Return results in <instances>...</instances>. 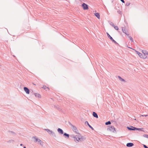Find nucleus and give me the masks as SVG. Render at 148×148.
<instances>
[{
    "mask_svg": "<svg viewBox=\"0 0 148 148\" xmlns=\"http://www.w3.org/2000/svg\"><path fill=\"white\" fill-rule=\"evenodd\" d=\"M45 130L48 132L49 133V134H52V135L55 137H56V135L54 133V132H53V131H51V130H50L49 129H45Z\"/></svg>",
    "mask_w": 148,
    "mask_h": 148,
    "instance_id": "obj_1",
    "label": "nucleus"
},
{
    "mask_svg": "<svg viewBox=\"0 0 148 148\" xmlns=\"http://www.w3.org/2000/svg\"><path fill=\"white\" fill-rule=\"evenodd\" d=\"M122 29L123 32L127 36H129V34L128 32V30L126 29L125 26L124 27H122Z\"/></svg>",
    "mask_w": 148,
    "mask_h": 148,
    "instance_id": "obj_2",
    "label": "nucleus"
},
{
    "mask_svg": "<svg viewBox=\"0 0 148 148\" xmlns=\"http://www.w3.org/2000/svg\"><path fill=\"white\" fill-rule=\"evenodd\" d=\"M107 130L112 131L113 132H114V131H115V129L113 126H108V127L107 128Z\"/></svg>",
    "mask_w": 148,
    "mask_h": 148,
    "instance_id": "obj_3",
    "label": "nucleus"
},
{
    "mask_svg": "<svg viewBox=\"0 0 148 148\" xmlns=\"http://www.w3.org/2000/svg\"><path fill=\"white\" fill-rule=\"evenodd\" d=\"M107 34L108 36V37L111 40H112L114 43L116 44H118V43H117L114 40L112 37L109 35V34L108 33H107Z\"/></svg>",
    "mask_w": 148,
    "mask_h": 148,
    "instance_id": "obj_4",
    "label": "nucleus"
},
{
    "mask_svg": "<svg viewBox=\"0 0 148 148\" xmlns=\"http://www.w3.org/2000/svg\"><path fill=\"white\" fill-rule=\"evenodd\" d=\"M82 6L84 10H88V5L84 3L82 4Z\"/></svg>",
    "mask_w": 148,
    "mask_h": 148,
    "instance_id": "obj_5",
    "label": "nucleus"
},
{
    "mask_svg": "<svg viewBox=\"0 0 148 148\" xmlns=\"http://www.w3.org/2000/svg\"><path fill=\"white\" fill-rule=\"evenodd\" d=\"M23 89L26 92V94H29L30 92L29 89L27 87H24Z\"/></svg>",
    "mask_w": 148,
    "mask_h": 148,
    "instance_id": "obj_6",
    "label": "nucleus"
},
{
    "mask_svg": "<svg viewBox=\"0 0 148 148\" xmlns=\"http://www.w3.org/2000/svg\"><path fill=\"white\" fill-rule=\"evenodd\" d=\"M127 128L129 130H135V127L132 126L127 127Z\"/></svg>",
    "mask_w": 148,
    "mask_h": 148,
    "instance_id": "obj_7",
    "label": "nucleus"
},
{
    "mask_svg": "<svg viewBox=\"0 0 148 148\" xmlns=\"http://www.w3.org/2000/svg\"><path fill=\"white\" fill-rule=\"evenodd\" d=\"M73 138L75 140H76L78 141H81V140H80V136H79L77 137H76L75 136H73Z\"/></svg>",
    "mask_w": 148,
    "mask_h": 148,
    "instance_id": "obj_8",
    "label": "nucleus"
},
{
    "mask_svg": "<svg viewBox=\"0 0 148 148\" xmlns=\"http://www.w3.org/2000/svg\"><path fill=\"white\" fill-rule=\"evenodd\" d=\"M134 145L133 143H128L126 144V146L127 147H132Z\"/></svg>",
    "mask_w": 148,
    "mask_h": 148,
    "instance_id": "obj_9",
    "label": "nucleus"
},
{
    "mask_svg": "<svg viewBox=\"0 0 148 148\" xmlns=\"http://www.w3.org/2000/svg\"><path fill=\"white\" fill-rule=\"evenodd\" d=\"M58 131L60 134H64V132L63 130L61 128H58Z\"/></svg>",
    "mask_w": 148,
    "mask_h": 148,
    "instance_id": "obj_10",
    "label": "nucleus"
},
{
    "mask_svg": "<svg viewBox=\"0 0 148 148\" xmlns=\"http://www.w3.org/2000/svg\"><path fill=\"white\" fill-rule=\"evenodd\" d=\"M118 78L122 82H127V81H126L124 79L122 78L120 76H118Z\"/></svg>",
    "mask_w": 148,
    "mask_h": 148,
    "instance_id": "obj_11",
    "label": "nucleus"
},
{
    "mask_svg": "<svg viewBox=\"0 0 148 148\" xmlns=\"http://www.w3.org/2000/svg\"><path fill=\"white\" fill-rule=\"evenodd\" d=\"M138 130L139 131H143L144 132V128H138L137 127H135V130Z\"/></svg>",
    "mask_w": 148,
    "mask_h": 148,
    "instance_id": "obj_12",
    "label": "nucleus"
},
{
    "mask_svg": "<svg viewBox=\"0 0 148 148\" xmlns=\"http://www.w3.org/2000/svg\"><path fill=\"white\" fill-rule=\"evenodd\" d=\"M85 124H87L89 127L92 130H94V128L89 124L88 122L87 121H86L85 122Z\"/></svg>",
    "mask_w": 148,
    "mask_h": 148,
    "instance_id": "obj_13",
    "label": "nucleus"
},
{
    "mask_svg": "<svg viewBox=\"0 0 148 148\" xmlns=\"http://www.w3.org/2000/svg\"><path fill=\"white\" fill-rule=\"evenodd\" d=\"M92 115L93 116L96 118H98V116L97 114V113L95 112H93L92 113Z\"/></svg>",
    "mask_w": 148,
    "mask_h": 148,
    "instance_id": "obj_14",
    "label": "nucleus"
},
{
    "mask_svg": "<svg viewBox=\"0 0 148 148\" xmlns=\"http://www.w3.org/2000/svg\"><path fill=\"white\" fill-rule=\"evenodd\" d=\"M34 95L35 97L38 98H40L41 97V95L38 93H34Z\"/></svg>",
    "mask_w": 148,
    "mask_h": 148,
    "instance_id": "obj_15",
    "label": "nucleus"
},
{
    "mask_svg": "<svg viewBox=\"0 0 148 148\" xmlns=\"http://www.w3.org/2000/svg\"><path fill=\"white\" fill-rule=\"evenodd\" d=\"M142 51L143 54L146 55H148V52L147 51L145 50H143Z\"/></svg>",
    "mask_w": 148,
    "mask_h": 148,
    "instance_id": "obj_16",
    "label": "nucleus"
},
{
    "mask_svg": "<svg viewBox=\"0 0 148 148\" xmlns=\"http://www.w3.org/2000/svg\"><path fill=\"white\" fill-rule=\"evenodd\" d=\"M95 15L97 17V18L99 19L100 18V16L98 13H95Z\"/></svg>",
    "mask_w": 148,
    "mask_h": 148,
    "instance_id": "obj_17",
    "label": "nucleus"
},
{
    "mask_svg": "<svg viewBox=\"0 0 148 148\" xmlns=\"http://www.w3.org/2000/svg\"><path fill=\"white\" fill-rule=\"evenodd\" d=\"M63 135L65 136V138H69V134H67L66 133H64V134Z\"/></svg>",
    "mask_w": 148,
    "mask_h": 148,
    "instance_id": "obj_18",
    "label": "nucleus"
},
{
    "mask_svg": "<svg viewBox=\"0 0 148 148\" xmlns=\"http://www.w3.org/2000/svg\"><path fill=\"white\" fill-rule=\"evenodd\" d=\"M8 132L9 133L11 134V135H12L14 136V135H16V134L15 132H14L13 131H9Z\"/></svg>",
    "mask_w": 148,
    "mask_h": 148,
    "instance_id": "obj_19",
    "label": "nucleus"
},
{
    "mask_svg": "<svg viewBox=\"0 0 148 148\" xmlns=\"http://www.w3.org/2000/svg\"><path fill=\"white\" fill-rule=\"evenodd\" d=\"M72 129H73V131L75 132H76V131L77 130V128L76 127H75V126H74V125H73L72 126Z\"/></svg>",
    "mask_w": 148,
    "mask_h": 148,
    "instance_id": "obj_20",
    "label": "nucleus"
},
{
    "mask_svg": "<svg viewBox=\"0 0 148 148\" xmlns=\"http://www.w3.org/2000/svg\"><path fill=\"white\" fill-rule=\"evenodd\" d=\"M54 107L55 108H56L59 111H61V109L60 108V106H54Z\"/></svg>",
    "mask_w": 148,
    "mask_h": 148,
    "instance_id": "obj_21",
    "label": "nucleus"
},
{
    "mask_svg": "<svg viewBox=\"0 0 148 148\" xmlns=\"http://www.w3.org/2000/svg\"><path fill=\"white\" fill-rule=\"evenodd\" d=\"M42 88H44V90H46V91H47L49 90V88L48 87H47L46 86H43L42 87Z\"/></svg>",
    "mask_w": 148,
    "mask_h": 148,
    "instance_id": "obj_22",
    "label": "nucleus"
},
{
    "mask_svg": "<svg viewBox=\"0 0 148 148\" xmlns=\"http://www.w3.org/2000/svg\"><path fill=\"white\" fill-rule=\"evenodd\" d=\"M138 55V56L141 58V56H142V54L138 51H136Z\"/></svg>",
    "mask_w": 148,
    "mask_h": 148,
    "instance_id": "obj_23",
    "label": "nucleus"
},
{
    "mask_svg": "<svg viewBox=\"0 0 148 148\" xmlns=\"http://www.w3.org/2000/svg\"><path fill=\"white\" fill-rule=\"evenodd\" d=\"M147 56L144 54H142V56H141V58H147Z\"/></svg>",
    "mask_w": 148,
    "mask_h": 148,
    "instance_id": "obj_24",
    "label": "nucleus"
},
{
    "mask_svg": "<svg viewBox=\"0 0 148 148\" xmlns=\"http://www.w3.org/2000/svg\"><path fill=\"white\" fill-rule=\"evenodd\" d=\"M32 138H33V139H35L36 140V142H38V140L39 139H38V138H36V137L35 136H33L32 137Z\"/></svg>",
    "mask_w": 148,
    "mask_h": 148,
    "instance_id": "obj_25",
    "label": "nucleus"
},
{
    "mask_svg": "<svg viewBox=\"0 0 148 148\" xmlns=\"http://www.w3.org/2000/svg\"><path fill=\"white\" fill-rule=\"evenodd\" d=\"M111 122L110 121H109L107 122H106L105 123V125H110L111 124Z\"/></svg>",
    "mask_w": 148,
    "mask_h": 148,
    "instance_id": "obj_26",
    "label": "nucleus"
},
{
    "mask_svg": "<svg viewBox=\"0 0 148 148\" xmlns=\"http://www.w3.org/2000/svg\"><path fill=\"white\" fill-rule=\"evenodd\" d=\"M80 140H81V141H84L85 139V138H84L83 137V136H80Z\"/></svg>",
    "mask_w": 148,
    "mask_h": 148,
    "instance_id": "obj_27",
    "label": "nucleus"
},
{
    "mask_svg": "<svg viewBox=\"0 0 148 148\" xmlns=\"http://www.w3.org/2000/svg\"><path fill=\"white\" fill-rule=\"evenodd\" d=\"M129 38L130 39V40L132 42H133V38L132 37H131V36H130L129 37Z\"/></svg>",
    "mask_w": 148,
    "mask_h": 148,
    "instance_id": "obj_28",
    "label": "nucleus"
},
{
    "mask_svg": "<svg viewBox=\"0 0 148 148\" xmlns=\"http://www.w3.org/2000/svg\"><path fill=\"white\" fill-rule=\"evenodd\" d=\"M143 136L148 138V135L147 134H144L143 135Z\"/></svg>",
    "mask_w": 148,
    "mask_h": 148,
    "instance_id": "obj_29",
    "label": "nucleus"
},
{
    "mask_svg": "<svg viewBox=\"0 0 148 148\" xmlns=\"http://www.w3.org/2000/svg\"><path fill=\"white\" fill-rule=\"evenodd\" d=\"M14 141L13 140H9L8 141V143H13V142H14Z\"/></svg>",
    "mask_w": 148,
    "mask_h": 148,
    "instance_id": "obj_30",
    "label": "nucleus"
},
{
    "mask_svg": "<svg viewBox=\"0 0 148 148\" xmlns=\"http://www.w3.org/2000/svg\"><path fill=\"white\" fill-rule=\"evenodd\" d=\"M110 24L113 27H114L115 26L114 24L112 22H111L110 23Z\"/></svg>",
    "mask_w": 148,
    "mask_h": 148,
    "instance_id": "obj_31",
    "label": "nucleus"
},
{
    "mask_svg": "<svg viewBox=\"0 0 148 148\" xmlns=\"http://www.w3.org/2000/svg\"><path fill=\"white\" fill-rule=\"evenodd\" d=\"M114 29L116 30H118L119 29L118 27L117 26H115L114 27Z\"/></svg>",
    "mask_w": 148,
    "mask_h": 148,
    "instance_id": "obj_32",
    "label": "nucleus"
},
{
    "mask_svg": "<svg viewBox=\"0 0 148 148\" xmlns=\"http://www.w3.org/2000/svg\"><path fill=\"white\" fill-rule=\"evenodd\" d=\"M39 143L42 146H43V143L42 141H41V142H40Z\"/></svg>",
    "mask_w": 148,
    "mask_h": 148,
    "instance_id": "obj_33",
    "label": "nucleus"
},
{
    "mask_svg": "<svg viewBox=\"0 0 148 148\" xmlns=\"http://www.w3.org/2000/svg\"><path fill=\"white\" fill-rule=\"evenodd\" d=\"M143 146L144 148H148L145 145H143Z\"/></svg>",
    "mask_w": 148,
    "mask_h": 148,
    "instance_id": "obj_34",
    "label": "nucleus"
},
{
    "mask_svg": "<svg viewBox=\"0 0 148 148\" xmlns=\"http://www.w3.org/2000/svg\"><path fill=\"white\" fill-rule=\"evenodd\" d=\"M130 3H127L126 4V6H128L130 5Z\"/></svg>",
    "mask_w": 148,
    "mask_h": 148,
    "instance_id": "obj_35",
    "label": "nucleus"
},
{
    "mask_svg": "<svg viewBox=\"0 0 148 148\" xmlns=\"http://www.w3.org/2000/svg\"><path fill=\"white\" fill-rule=\"evenodd\" d=\"M68 123L69 124L71 125V126H72L73 125L70 122H69Z\"/></svg>",
    "mask_w": 148,
    "mask_h": 148,
    "instance_id": "obj_36",
    "label": "nucleus"
},
{
    "mask_svg": "<svg viewBox=\"0 0 148 148\" xmlns=\"http://www.w3.org/2000/svg\"><path fill=\"white\" fill-rule=\"evenodd\" d=\"M42 141L40 140V139H38V142L39 143H40V142H41Z\"/></svg>",
    "mask_w": 148,
    "mask_h": 148,
    "instance_id": "obj_37",
    "label": "nucleus"
},
{
    "mask_svg": "<svg viewBox=\"0 0 148 148\" xmlns=\"http://www.w3.org/2000/svg\"><path fill=\"white\" fill-rule=\"evenodd\" d=\"M123 3H125V1L124 0H120Z\"/></svg>",
    "mask_w": 148,
    "mask_h": 148,
    "instance_id": "obj_38",
    "label": "nucleus"
},
{
    "mask_svg": "<svg viewBox=\"0 0 148 148\" xmlns=\"http://www.w3.org/2000/svg\"><path fill=\"white\" fill-rule=\"evenodd\" d=\"M148 115H142L141 116H148Z\"/></svg>",
    "mask_w": 148,
    "mask_h": 148,
    "instance_id": "obj_39",
    "label": "nucleus"
},
{
    "mask_svg": "<svg viewBox=\"0 0 148 148\" xmlns=\"http://www.w3.org/2000/svg\"><path fill=\"white\" fill-rule=\"evenodd\" d=\"M120 11H118V12L119 13H120Z\"/></svg>",
    "mask_w": 148,
    "mask_h": 148,
    "instance_id": "obj_40",
    "label": "nucleus"
},
{
    "mask_svg": "<svg viewBox=\"0 0 148 148\" xmlns=\"http://www.w3.org/2000/svg\"><path fill=\"white\" fill-rule=\"evenodd\" d=\"M22 145H23V144H20V146H22Z\"/></svg>",
    "mask_w": 148,
    "mask_h": 148,
    "instance_id": "obj_41",
    "label": "nucleus"
},
{
    "mask_svg": "<svg viewBox=\"0 0 148 148\" xmlns=\"http://www.w3.org/2000/svg\"><path fill=\"white\" fill-rule=\"evenodd\" d=\"M23 148H26V147H25V146H24V147H23Z\"/></svg>",
    "mask_w": 148,
    "mask_h": 148,
    "instance_id": "obj_42",
    "label": "nucleus"
},
{
    "mask_svg": "<svg viewBox=\"0 0 148 148\" xmlns=\"http://www.w3.org/2000/svg\"><path fill=\"white\" fill-rule=\"evenodd\" d=\"M118 32H119L120 34H121V32H120L119 31H118Z\"/></svg>",
    "mask_w": 148,
    "mask_h": 148,
    "instance_id": "obj_43",
    "label": "nucleus"
},
{
    "mask_svg": "<svg viewBox=\"0 0 148 148\" xmlns=\"http://www.w3.org/2000/svg\"><path fill=\"white\" fill-rule=\"evenodd\" d=\"M34 84V85H36L35 84Z\"/></svg>",
    "mask_w": 148,
    "mask_h": 148,
    "instance_id": "obj_44",
    "label": "nucleus"
},
{
    "mask_svg": "<svg viewBox=\"0 0 148 148\" xmlns=\"http://www.w3.org/2000/svg\"><path fill=\"white\" fill-rule=\"evenodd\" d=\"M134 120H136V119H134Z\"/></svg>",
    "mask_w": 148,
    "mask_h": 148,
    "instance_id": "obj_45",
    "label": "nucleus"
}]
</instances>
